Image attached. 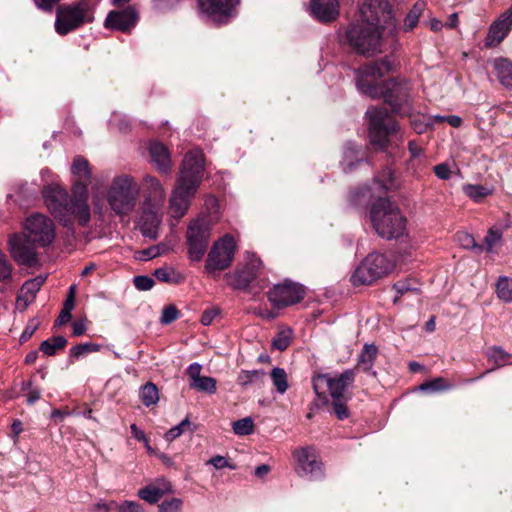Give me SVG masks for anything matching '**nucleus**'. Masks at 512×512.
Instances as JSON below:
<instances>
[{
    "mask_svg": "<svg viewBox=\"0 0 512 512\" xmlns=\"http://www.w3.org/2000/svg\"><path fill=\"white\" fill-rule=\"evenodd\" d=\"M130 430H131L132 436L136 440L143 442L148 450L151 449L149 446V441H148L143 430H141L136 424H131Z\"/></svg>",
    "mask_w": 512,
    "mask_h": 512,
    "instance_id": "54",
    "label": "nucleus"
},
{
    "mask_svg": "<svg viewBox=\"0 0 512 512\" xmlns=\"http://www.w3.org/2000/svg\"><path fill=\"white\" fill-rule=\"evenodd\" d=\"M171 492V485L169 482L165 480H158L153 484H149L138 490V497L142 500L155 504L157 503L165 494Z\"/></svg>",
    "mask_w": 512,
    "mask_h": 512,
    "instance_id": "24",
    "label": "nucleus"
},
{
    "mask_svg": "<svg viewBox=\"0 0 512 512\" xmlns=\"http://www.w3.org/2000/svg\"><path fill=\"white\" fill-rule=\"evenodd\" d=\"M92 180V169L86 158L75 156L71 165V191L88 192Z\"/></svg>",
    "mask_w": 512,
    "mask_h": 512,
    "instance_id": "19",
    "label": "nucleus"
},
{
    "mask_svg": "<svg viewBox=\"0 0 512 512\" xmlns=\"http://www.w3.org/2000/svg\"><path fill=\"white\" fill-rule=\"evenodd\" d=\"M67 344V340L63 336H55L51 339L45 340L40 345V350L48 355L52 356L57 350L63 349Z\"/></svg>",
    "mask_w": 512,
    "mask_h": 512,
    "instance_id": "34",
    "label": "nucleus"
},
{
    "mask_svg": "<svg viewBox=\"0 0 512 512\" xmlns=\"http://www.w3.org/2000/svg\"><path fill=\"white\" fill-rule=\"evenodd\" d=\"M512 28V7L502 13L489 27L486 47H495L501 43Z\"/></svg>",
    "mask_w": 512,
    "mask_h": 512,
    "instance_id": "20",
    "label": "nucleus"
},
{
    "mask_svg": "<svg viewBox=\"0 0 512 512\" xmlns=\"http://www.w3.org/2000/svg\"><path fill=\"white\" fill-rule=\"evenodd\" d=\"M179 316L177 308L173 305L164 307L160 321L162 324H170L175 321Z\"/></svg>",
    "mask_w": 512,
    "mask_h": 512,
    "instance_id": "47",
    "label": "nucleus"
},
{
    "mask_svg": "<svg viewBox=\"0 0 512 512\" xmlns=\"http://www.w3.org/2000/svg\"><path fill=\"white\" fill-rule=\"evenodd\" d=\"M503 235V229L497 227H491L485 237V244L487 246V251H492V248L495 244H497Z\"/></svg>",
    "mask_w": 512,
    "mask_h": 512,
    "instance_id": "43",
    "label": "nucleus"
},
{
    "mask_svg": "<svg viewBox=\"0 0 512 512\" xmlns=\"http://www.w3.org/2000/svg\"><path fill=\"white\" fill-rule=\"evenodd\" d=\"M134 285L140 291H148L154 286V280L148 276H136L134 278Z\"/></svg>",
    "mask_w": 512,
    "mask_h": 512,
    "instance_id": "49",
    "label": "nucleus"
},
{
    "mask_svg": "<svg viewBox=\"0 0 512 512\" xmlns=\"http://www.w3.org/2000/svg\"><path fill=\"white\" fill-rule=\"evenodd\" d=\"M137 20L138 15L136 11L129 7L121 11H111L107 16L104 25L108 29L127 32L135 26Z\"/></svg>",
    "mask_w": 512,
    "mask_h": 512,
    "instance_id": "22",
    "label": "nucleus"
},
{
    "mask_svg": "<svg viewBox=\"0 0 512 512\" xmlns=\"http://www.w3.org/2000/svg\"><path fill=\"white\" fill-rule=\"evenodd\" d=\"M262 261L252 252L245 253L243 267L237 269L234 274H226L229 284L235 289H245L259 275L262 269Z\"/></svg>",
    "mask_w": 512,
    "mask_h": 512,
    "instance_id": "16",
    "label": "nucleus"
},
{
    "mask_svg": "<svg viewBox=\"0 0 512 512\" xmlns=\"http://www.w3.org/2000/svg\"><path fill=\"white\" fill-rule=\"evenodd\" d=\"M9 251L12 258L19 264L31 265L36 262L37 254L35 248L37 246L29 242L25 236L13 234L8 240Z\"/></svg>",
    "mask_w": 512,
    "mask_h": 512,
    "instance_id": "18",
    "label": "nucleus"
},
{
    "mask_svg": "<svg viewBox=\"0 0 512 512\" xmlns=\"http://www.w3.org/2000/svg\"><path fill=\"white\" fill-rule=\"evenodd\" d=\"M93 20L94 11L87 0L64 4L56 10L55 31L64 36Z\"/></svg>",
    "mask_w": 512,
    "mask_h": 512,
    "instance_id": "9",
    "label": "nucleus"
},
{
    "mask_svg": "<svg viewBox=\"0 0 512 512\" xmlns=\"http://www.w3.org/2000/svg\"><path fill=\"white\" fill-rule=\"evenodd\" d=\"M44 279L42 277H36L26 281L20 290L17 297V306L22 310L26 309L27 306L35 299L36 293L40 290Z\"/></svg>",
    "mask_w": 512,
    "mask_h": 512,
    "instance_id": "26",
    "label": "nucleus"
},
{
    "mask_svg": "<svg viewBox=\"0 0 512 512\" xmlns=\"http://www.w3.org/2000/svg\"><path fill=\"white\" fill-rule=\"evenodd\" d=\"M209 464L213 465L216 469H222L229 467V463L225 457L217 455L208 461Z\"/></svg>",
    "mask_w": 512,
    "mask_h": 512,
    "instance_id": "61",
    "label": "nucleus"
},
{
    "mask_svg": "<svg viewBox=\"0 0 512 512\" xmlns=\"http://www.w3.org/2000/svg\"><path fill=\"white\" fill-rule=\"evenodd\" d=\"M377 183L384 190H389V189L393 188L394 184H393L391 172L389 170L386 171L385 177L382 180H379V181L377 180Z\"/></svg>",
    "mask_w": 512,
    "mask_h": 512,
    "instance_id": "62",
    "label": "nucleus"
},
{
    "mask_svg": "<svg viewBox=\"0 0 512 512\" xmlns=\"http://www.w3.org/2000/svg\"><path fill=\"white\" fill-rule=\"evenodd\" d=\"M377 356L378 348L374 344H364L357 359V367L375 377L377 373L373 370V366Z\"/></svg>",
    "mask_w": 512,
    "mask_h": 512,
    "instance_id": "27",
    "label": "nucleus"
},
{
    "mask_svg": "<svg viewBox=\"0 0 512 512\" xmlns=\"http://www.w3.org/2000/svg\"><path fill=\"white\" fill-rule=\"evenodd\" d=\"M425 8V3L417 2L409 11L404 20V29L410 31L416 27L419 18L422 15Z\"/></svg>",
    "mask_w": 512,
    "mask_h": 512,
    "instance_id": "35",
    "label": "nucleus"
},
{
    "mask_svg": "<svg viewBox=\"0 0 512 512\" xmlns=\"http://www.w3.org/2000/svg\"><path fill=\"white\" fill-rule=\"evenodd\" d=\"M45 204L63 226L72 228L75 223L86 226L91 219L88 192L71 191V195L59 185H48L43 190Z\"/></svg>",
    "mask_w": 512,
    "mask_h": 512,
    "instance_id": "2",
    "label": "nucleus"
},
{
    "mask_svg": "<svg viewBox=\"0 0 512 512\" xmlns=\"http://www.w3.org/2000/svg\"><path fill=\"white\" fill-rule=\"evenodd\" d=\"M490 359H492L498 366H503L506 361L509 359L510 355L504 351L501 347H493L490 350L489 354Z\"/></svg>",
    "mask_w": 512,
    "mask_h": 512,
    "instance_id": "45",
    "label": "nucleus"
},
{
    "mask_svg": "<svg viewBox=\"0 0 512 512\" xmlns=\"http://www.w3.org/2000/svg\"><path fill=\"white\" fill-rule=\"evenodd\" d=\"M270 377L278 393L284 394L288 390V377L283 368H273Z\"/></svg>",
    "mask_w": 512,
    "mask_h": 512,
    "instance_id": "33",
    "label": "nucleus"
},
{
    "mask_svg": "<svg viewBox=\"0 0 512 512\" xmlns=\"http://www.w3.org/2000/svg\"><path fill=\"white\" fill-rule=\"evenodd\" d=\"M139 195L136 179L129 174L116 175L107 191V202L118 216H128L134 211Z\"/></svg>",
    "mask_w": 512,
    "mask_h": 512,
    "instance_id": "7",
    "label": "nucleus"
},
{
    "mask_svg": "<svg viewBox=\"0 0 512 512\" xmlns=\"http://www.w3.org/2000/svg\"><path fill=\"white\" fill-rule=\"evenodd\" d=\"M232 428L233 432L236 435H249L253 432L254 422L250 417L242 418L240 420L235 421L232 425Z\"/></svg>",
    "mask_w": 512,
    "mask_h": 512,
    "instance_id": "40",
    "label": "nucleus"
},
{
    "mask_svg": "<svg viewBox=\"0 0 512 512\" xmlns=\"http://www.w3.org/2000/svg\"><path fill=\"white\" fill-rule=\"evenodd\" d=\"M191 426V422L188 417H186L184 420H182L178 425L172 427L170 430H168L164 438L168 442H172L179 436H181L186 430H188Z\"/></svg>",
    "mask_w": 512,
    "mask_h": 512,
    "instance_id": "41",
    "label": "nucleus"
},
{
    "mask_svg": "<svg viewBox=\"0 0 512 512\" xmlns=\"http://www.w3.org/2000/svg\"><path fill=\"white\" fill-rule=\"evenodd\" d=\"M121 504L115 501L99 502L94 507V512H120Z\"/></svg>",
    "mask_w": 512,
    "mask_h": 512,
    "instance_id": "50",
    "label": "nucleus"
},
{
    "mask_svg": "<svg viewBox=\"0 0 512 512\" xmlns=\"http://www.w3.org/2000/svg\"><path fill=\"white\" fill-rule=\"evenodd\" d=\"M452 388V384L448 383L444 378L438 377L431 381L425 382L420 385L421 391L438 392L445 391Z\"/></svg>",
    "mask_w": 512,
    "mask_h": 512,
    "instance_id": "38",
    "label": "nucleus"
},
{
    "mask_svg": "<svg viewBox=\"0 0 512 512\" xmlns=\"http://www.w3.org/2000/svg\"><path fill=\"white\" fill-rule=\"evenodd\" d=\"M238 0H199L200 10L212 21L226 23L233 17Z\"/></svg>",
    "mask_w": 512,
    "mask_h": 512,
    "instance_id": "17",
    "label": "nucleus"
},
{
    "mask_svg": "<svg viewBox=\"0 0 512 512\" xmlns=\"http://www.w3.org/2000/svg\"><path fill=\"white\" fill-rule=\"evenodd\" d=\"M346 399L333 400L334 411L338 419H345L348 417V409L345 405Z\"/></svg>",
    "mask_w": 512,
    "mask_h": 512,
    "instance_id": "53",
    "label": "nucleus"
},
{
    "mask_svg": "<svg viewBox=\"0 0 512 512\" xmlns=\"http://www.w3.org/2000/svg\"><path fill=\"white\" fill-rule=\"evenodd\" d=\"M190 387L200 392L214 394L217 390V381L213 377L202 376L196 382H190Z\"/></svg>",
    "mask_w": 512,
    "mask_h": 512,
    "instance_id": "37",
    "label": "nucleus"
},
{
    "mask_svg": "<svg viewBox=\"0 0 512 512\" xmlns=\"http://www.w3.org/2000/svg\"><path fill=\"white\" fill-rule=\"evenodd\" d=\"M292 338L293 331L291 328H281L273 339L272 346L279 351H284L290 345Z\"/></svg>",
    "mask_w": 512,
    "mask_h": 512,
    "instance_id": "36",
    "label": "nucleus"
},
{
    "mask_svg": "<svg viewBox=\"0 0 512 512\" xmlns=\"http://www.w3.org/2000/svg\"><path fill=\"white\" fill-rule=\"evenodd\" d=\"M201 370L202 366L199 363H192L187 368V375L189 377L190 382H196L199 378H201Z\"/></svg>",
    "mask_w": 512,
    "mask_h": 512,
    "instance_id": "55",
    "label": "nucleus"
},
{
    "mask_svg": "<svg viewBox=\"0 0 512 512\" xmlns=\"http://www.w3.org/2000/svg\"><path fill=\"white\" fill-rule=\"evenodd\" d=\"M355 380V370L347 369L341 374L330 376L318 374L313 377V389L319 398L326 400L329 394L333 400L346 399L345 393Z\"/></svg>",
    "mask_w": 512,
    "mask_h": 512,
    "instance_id": "10",
    "label": "nucleus"
},
{
    "mask_svg": "<svg viewBox=\"0 0 512 512\" xmlns=\"http://www.w3.org/2000/svg\"><path fill=\"white\" fill-rule=\"evenodd\" d=\"M264 377L265 372L263 370H242L237 377V382L242 387H247L256 382H262Z\"/></svg>",
    "mask_w": 512,
    "mask_h": 512,
    "instance_id": "32",
    "label": "nucleus"
},
{
    "mask_svg": "<svg viewBox=\"0 0 512 512\" xmlns=\"http://www.w3.org/2000/svg\"><path fill=\"white\" fill-rule=\"evenodd\" d=\"M393 289L396 291L397 293V296L396 298L394 299V302H396L398 300V298L408 292H416L417 289L416 288H412L410 286V284L408 282H405V281H399L397 283L394 284L393 286Z\"/></svg>",
    "mask_w": 512,
    "mask_h": 512,
    "instance_id": "52",
    "label": "nucleus"
},
{
    "mask_svg": "<svg viewBox=\"0 0 512 512\" xmlns=\"http://www.w3.org/2000/svg\"><path fill=\"white\" fill-rule=\"evenodd\" d=\"M120 512H144V509L137 502L125 501L121 504Z\"/></svg>",
    "mask_w": 512,
    "mask_h": 512,
    "instance_id": "59",
    "label": "nucleus"
},
{
    "mask_svg": "<svg viewBox=\"0 0 512 512\" xmlns=\"http://www.w3.org/2000/svg\"><path fill=\"white\" fill-rule=\"evenodd\" d=\"M35 5L46 11H51L53 6L58 3L60 0H33Z\"/></svg>",
    "mask_w": 512,
    "mask_h": 512,
    "instance_id": "63",
    "label": "nucleus"
},
{
    "mask_svg": "<svg viewBox=\"0 0 512 512\" xmlns=\"http://www.w3.org/2000/svg\"><path fill=\"white\" fill-rule=\"evenodd\" d=\"M497 78L502 85L512 88V63L507 59H497L494 62Z\"/></svg>",
    "mask_w": 512,
    "mask_h": 512,
    "instance_id": "28",
    "label": "nucleus"
},
{
    "mask_svg": "<svg viewBox=\"0 0 512 512\" xmlns=\"http://www.w3.org/2000/svg\"><path fill=\"white\" fill-rule=\"evenodd\" d=\"M12 267L7 261L6 256L0 250V281H5L11 278Z\"/></svg>",
    "mask_w": 512,
    "mask_h": 512,
    "instance_id": "48",
    "label": "nucleus"
},
{
    "mask_svg": "<svg viewBox=\"0 0 512 512\" xmlns=\"http://www.w3.org/2000/svg\"><path fill=\"white\" fill-rule=\"evenodd\" d=\"M391 63L388 59L374 62L361 67L357 71V87L365 95L372 98L384 96L392 111L401 116L408 115L411 111L409 96L395 83H391L392 92L385 93V86L381 78L390 71Z\"/></svg>",
    "mask_w": 512,
    "mask_h": 512,
    "instance_id": "4",
    "label": "nucleus"
},
{
    "mask_svg": "<svg viewBox=\"0 0 512 512\" xmlns=\"http://www.w3.org/2000/svg\"><path fill=\"white\" fill-rule=\"evenodd\" d=\"M210 239L209 227L199 220L190 223L187 230V245L189 258L200 261L206 252Z\"/></svg>",
    "mask_w": 512,
    "mask_h": 512,
    "instance_id": "15",
    "label": "nucleus"
},
{
    "mask_svg": "<svg viewBox=\"0 0 512 512\" xmlns=\"http://www.w3.org/2000/svg\"><path fill=\"white\" fill-rule=\"evenodd\" d=\"M159 255V250L157 247H151L145 250L138 252L137 258L142 261H146L152 258H155Z\"/></svg>",
    "mask_w": 512,
    "mask_h": 512,
    "instance_id": "60",
    "label": "nucleus"
},
{
    "mask_svg": "<svg viewBox=\"0 0 512 512\" xmlns=\"http://www.w3.org/2000/svg\"><path fill=\"white\" fill-rule=\"evenodd\" d=\"M267 296L273 307L281 309L300 302L305 296V289L300 284L284 281L275 285Z\"/></svg>",
    "mask_w": 512,
    "mask_h": 512,
    "instance_id": "14",
    "label": "nucleus"
},
{
    "mask_svg": "<svg viewBox=\"0 0 512 512\" xmlns=\"http://www.w3.org/2000/svg\"><path fill=\"white\" fill-rule=\"evenodd\" d=\"M310 10L319 21L331 22L339 15V4L337 0H311Z\"/></svg>",
    "mask_w": 512,
    "mask_h": 512,
    "instance_id": "23",
    "label": "nucleus"
},
{
    "mask_svg": "<svg viewBox=\"0 0 512 512\" xmlns=\"http://www.w3.org/2000/svg\"><path fill=\"white\" fill-rule=\"evenodd\" d=\"M463 191L466 196L475 202L482 201L492 193L491 189L479 184H466L463 186Z\"/></svg>",
    "mask_w": 512,
    "mask_h": 512,
    "instance_id": "31",
    "label": "nucleus"
},
{
    "mask_svg": "<svg viewBox=\"0 0 512 512\" xmlns=\"http://www.w3.org/2000/svg\"><path fill=\"white\" fill-rule=\"evenodd\" d=\"M74 301H75V287L71 286L69 289V295L64 303V310L72 311L74 308Z\"/></svg>",
    "mask_w": 512,
    "mask_h": 512,
    "instance_id": "64",
    "label": "nucleus"
},
{
    "mask_svg": "<svg viewBox=\"0 0 512 512\" xmlns=\"http://www.w3.org/2000/svg\"><path fill=\"white\" fill-rule=\"evenodd\" d=\"M30 388H31V382L24 383L23 389H29V392L27 393V403L29 405H32L40 399L41 392L39 389H30Z\"/></svg>",
    "mask_w": 512,
    "mask_h": 512,
    "instance_id": "57",
    "label": "nucleus"
},
{
    "mask_svg": "<svg viewBox=\"0 0 512 512\" xmlns=\"http://www.w3.org/2000/svg\"><path fill=\"white\" fill-rule=\"evenodd\" d=\"M101 348V345L95 343H84L79 344L71 348L70 355L74 357H80L86 353L97 352Z\"/></svg>",
    "mask_w": 512,
    "mask_h": 512,
    "instance_id": "42",
    "label": "nucleus"
},
{
    "mask_svg": "<svg viewBox=\"0 0 512 512\" xmlns=\"http://www.w3.org/2000/svg\"><path fill=\"white\" fill-rule=\"evenodd\" d=\"M236 252V242L233 236L226 234L218 239L211 247L206 264L205 271L208 274L215 275L230 267Z\"/></svg>",
    "mask_w": 512,
    "mask_h": 512,
    "instance_id": "12",
    "label": "nucleus"
},
{
    "mask_svg": "<svg viewBox=\"0 0 512 512\" xmlns=\"http://www.w3.org/2000/svg\"><path fill=\"white\" fill-rule=\"evenodd\" d=\"M149 153L152 163L156 169L163 174L171 171L172 163L168 149L161 143H152L149 147Z\"/></svg>",
    "mask_w": 512,
    "mask_h": 512,
    "instance_id": "25",
    "label": "nucleus"
},
{
    "mask_svg": "<svg viewBox=\"0 0 512 512\" xmlns=\"http://www.w3.org/2000/svg\"><path fill=\"white\" fill-rule=\"evenodd\" d=\"M140 188L143 196L140 230L144 236L156 239L162 221L166 191L156 177L148 174L142 178Z\"/></svg>",
    "mask_w": 512,
    "mask_h": 512,
    "instance_id": "5",
    "label": "nucleus"
},
{
    "mask_svg": "<svg viewBox=\"0 0 512 512\" xmlns=\"http://www.w3.org/2000/svg\"><path fill=\"white\" fill-rule=\"evenodd\" d=\"M23 228L29 242L37 247H46L55 239L54 223L43 214L35 213L29 216Z\"/></svg>",
    "mask_w": 512,
    "mask_h": 512,
    "instance_id": "13",
    "label": "nucleus"
},
{
    "mask_svg": "<svg viewBox=\"0 0 512 512\" xmlns=\"http://www.w3.org/2000/svg\"><path fill=\"white\" fill-rule=\"evenodd\" d=\"M369 117V138L372 145L385 149L394 142H403L400 128L386 108H371L366 112Z\"/></svg>",
    "mask_w": 512,
    "mask_h": 512,
    "instance_id": "8",
    "label": "nucleus"
},
{
    "mask_svg": "<svg viewBox=\"0 0 512 512\" xmlns=\"http://www.w3.org/2000/svg\"><path fill=\"white\" fill-rule=\"evenodd\" d=\"M394 264L384 254L371 253L357 267L351 277L353 285H369L388 275Z\"/></svg>",
    "mask_w": 512,
    "mask_h": 512,
    "instance_id": "11",
    "label": "nucleus"
},
{
    "mask_svg": "<svg viewBox=\"0 0 512 512\" xmlns=\"http://www.w3.org/2000/svg\"><path fill=\"white\" fill-rule=\"evenodd\" d=\"M139 396L142 403L146 406H152L159 401V392L156 385L152 382H147L140 388Z\"/></svg>",
    "mask_w": 512,
    "mask_h": 512,
    "instance_id": "30",
    "label": "nucleus"
},
{
    "mask_svg": "<svg viewBox=\"0 0 512 512\" xmlns=\"http://www.w3.org/2000/svg\"><path fill=\"white\" fill-rule=\"evenodd\" d=\"M497 295L505 302H512V279L501 277L498 280Z\"/></svg>",
    "mask_w": 512,
    "mask_h": 512,
    "instance_id": "39",
    "label": "nucleus"
},
{
    "mask_svg": "<svg viewBox=\"0 0 512 512\" xmlns=\"http://www.w3.org/2000/svg\"><path fill=\"white\" fill-rule=\"evenodd\" d=\"M457 242L465 249H478L482 250L481 246H478L472 235L467 232H459L456 235Z\"/></svg>",
    "mask_w": 512,
    "mask_h": 512,
    "instance_id": "44",
    "label": "nucleus"
},
{
    "mask_svg": "<svg viewBox=\"0 0 512 512\" xmlns=\"http://www.w3.org/2000/svg\"><path fill=\"white\" fill-rule=\"evenodd\" d=\"M218 314L219 311L217 308L205 310L201 316V323L205 326L210 325Z\"/></svg>",
    "mask_w": 512,
    "mask_h": 512,
    "instance_id": "58",
    "label": "nucleus"
},
{
    "mask_svg": "<svg viewBox=\"0 0 512 512\" xmlns=\"http://www.w3.org/2000/svg\"><path fill=\"white\" fill-rule=\"evenodd\" d=\"M370 218L376 233L384 239H398L406 234V218L387 198H379L373 204Z\"/></svg>",
    "mask_w": 512,
    "mask_h": 512,
    "instance_id": "6",
    "label": "nucleus"
},
{
    "mask_svg": "<svg viewBox=\"0 0 512 512\" xmlns=\"http://www.w3.org/2000/svg\"><path fill=\"white\" fill-rule=\"evenodd\" d=\"M296 460V472L299 476L317 475L320 472V463L312 448L304 447L293 452Z\"/></svg>",
    "mask_w": 512,
    "mask_h": 512,
    "instance_id": "21",
    "label": "nucleus"
},
{
    "mask_svg": "<svg viewBox=\"0 0 512 512\" xmlns=\"http://www.w3.org/2000/svg\"><path fill=\"white\" fill-rule=\"evenodd\" d=\"M38 327H39V321L37 319H31L27 323V326L24 329V331L22 332V334L20 336V341L26 342L28 339H30L32 337V335L34 334V332L38 329Z\"/></svg>",
    "mask_w": 512,
    "mask_h": 512,
    "instance_id": "51",
    "label": "nucleus"
},
{
    "mask_svg": "<svg viewBox=\"0 0 512 512\" xmlns=\"http://www.w3.org/2000/svg\"><path fill=\"white\" fill-rule=\"evenodd\" d=\"M154 276L161 282L169 284L181 283L184 279L183 275L173 267H160L154 271Z\"/></svg>",
    "mask_w": 512,
    "mask_h": 512,
    "instance_id": "29",
    "label": "nucleus"
},
{
    "mask_svg": "<svg viewBox=\"0 0 512 512\" xmlns=\"http://www.w3.org/2000/svg\"><path fill=\"white\" fill-rule=\"evenodd\" d=\"M182 508V500L179 498H172L171 500L163 501L159 505V512H180Z\"/></svg>",
    "mask_w": 512,
    "mask_h": 512,
    "instance_id": "46",
    "label": "nucleus"
},
{
    "mask_svg": "<svg viewBox=\"0 0 512 512\" xmlns=\"http://www.w3.org/2000/svg\"><path fill=\"white\" fill-rule=\"evenodd\" d=\"M391 19L386 0L365 1L340 34V42L357 54L374 56L382 51L385 27Z\"/></svg>",
    "mask_w": 512,
    "mask_h": 512,
    "instance_id": "1",
    "label": "nucleus"
},
{
    "mask_svg": "<svg viewBox=\"0 0 512 512\" xmlns=\"http://www.w3.org/2000/svg\"><path fill=\"white\" fill-rule=\"evenodd\" d=\"M204 156L201 150L193 149L184 156L182 167L173 189L168 212L174 219L182 218L188 211L191 199L202 181Z\"/></svg>",
    "mask_w": 512,
    "mask_h": 512,
    "instance_id": "3",
    "label": "nucleus"
},
{
    "mask_svg": "<svg viewBox=\"0 0 512 512\" xmlns=\"http://www.w3.org/2000/svg\"><path fill=\"white\" fill-rule=\"evenodd\" d=\"M434 173L435 175L443 180H447L451 176V170L446 163L438 164L434 167Z\"/></svg>",
    "mask_w": 512,
    "mask_h": 512,
    "instance_id": "56",
    "label": "nucleus"
}]
</instances>
